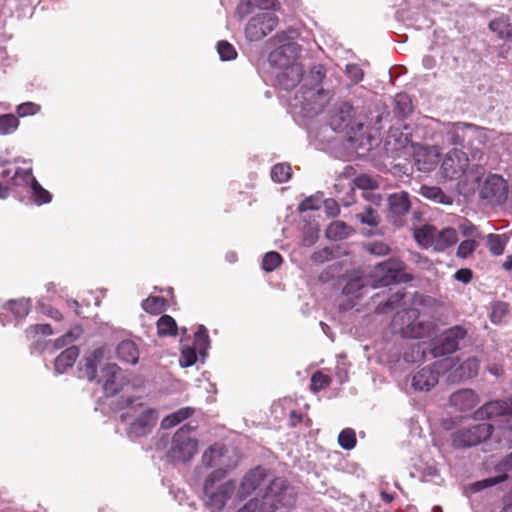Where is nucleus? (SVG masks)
I'll list each match as a JSON object with an SVG mask.
<instances>
[{"instance_id": "0e129e2a", "label": "nucleus", "mask_w": 512, "mask_h": 512, "mask_svg": "<svg viewBox=\"0 0 512 512\" xmlns=\"http://www.w3.org/2000/svg\"><path fill=\"white\" fill-rule=\"evenodd\" d=\"M508 478V475L507 474H502V475H499V476H496V477H491V478H487V479H484L483 481H479L476 483V486L478 489H483V488H487V487H491V486H494L498 483H501L505 480H507Z\"/></svg>"}, {"instance_id": "c9c22d12", "label": "nucleus", "mask_w": 512, "mask_h": 512, "mask_svg": "<svg viewBox=\"0 0 512 512\" xmlns=\"http://www.w3.org/2000/svg\"><path fill=\"white\" fill-rule=\"evenodd\" d=\"M177 324L170 315H162L157 321V333L160 337L177 335Z\"/></svg>"}, {"instance_id": "603ef678", "label": "nucleus", "mask_w": 512, "mask_h": 512, "mask_svg": "<svg viewBox=\"0 0 512 512\" xmlns=\"http://www.w3.org/2000/svg\"><path fill=\"white\" fill-rule=\"evenodd\" d=\"M194 346L201 352L209 346V335L207 329L200 325L194 334Z\"/></svg>"}, {"instance_id": "0eeeda50", "label": "nucleus", "mask_w": 512, "mask_h": 512, "mask_svg": "<svg viewBox=\"0 0 512 512\" xmlns=\"http://www.w3.org/2000/svg\"><path fill=\"white\" fill-rule=\"evenodd\" d=\"M325 76L326 69L322 64H317L310 68L303 86V98L307 104L315 103L322 107L329 101V91L322 88V82Z\"/></svg>"}, {"instance_id": "ddd939ff", "label": "nucleus", "mask_w": 512, "mask_h": 512, "mask_svg": "<svg viewBox=\"0 0 512 512\" xmlns=\"http://www.w3.org/2000/svg\"><path fill=\"white\" fill-rule=\"evenodd\" d=\"M270 479H268V470L258 466L254 469H251L249 472L245 474L240 484V497L245 499L250 496L252 493L256 494L255 498L260 497L262 499V494L264 489L269 484Z\"/></svg>"}, {"instance_id": "69168bd1", "label": "nucleus", "mask_w": 512, "mask_h": 512, "mask_svg": "<svg viewBox=\"0 0 512 512\" xmlns=\"http://www.w3.org/2000/svg\"><path fill=\"white\" fill-rule=\"evenodd\" d=\"M75 339H76V337L73 335L72 332H67L62 337L56 339L52 343L53 349L57 350V349H61V348L65 347V346H68V345L72 344V342Z\"/></svg>"}, {"instance_id": "473e14b6", "label": "nucleus", "mask_w": 512, "mask_h": 512, "mask_svg": "<svg viewBox=\"0 0 512 512\" xmlns=\"http://www.w3.org/2000/svg\"><path fill=\"white\" fill-rule=\"evenodd\" d=\"M33 179H36L32 174V169H24L18 167L13 176L9 180V186L11 187H26L32 185Z\"/></svg>"}, {"instance_id": "aec40b11", "label": "nucleus", "mask_w": 512, "mask_h": 512, "mask_svg": "<svg viewBox=\"0 0 512 512\" xmlns=\"http://www.w3.org/2000/svg\"><path fill=\"white\" fill-rule=\"evenodd\" d=\"M512 410V398L505 400L490 401L480 407L475 416L478 419H491L496 417H504L505 414Z\"/></svg>"}, {"instance_id": "423d86ee", "label": "nucleus", "mask_w": 512, "mask_h": 512, "mask_svg": "<svg viewBox=\"0 0 512 512\" xmlns=\"http://www.w3.org/2000/svg\"><path fill=\"white\" fill-rule=\"evenodd\" d=\"M406 265L398 258H389L375 266V276L371 287H385L393 283L409 282L413 280L410 273L405 272Z\"/></svg>"}, {"instance_id": "cd10ccee", "label": "nucleus", "mask_w": 512, "mask_h": 512, "mask_svg": "<svg viewBox=\"0 0 512 512\" xmlns=\"http://www.w3.org/2000/svg\"><path fill=\"white\" fill-rule=\"evenodd\" d=\"M489 29L496 33L499 39L512 42V23L508 16L502 15L491 20Z\"/></svg>"}, {"instance_id": "37998d69", "label": "nucleus", "mask_w": 512, "mask_h": 512, "mask_svg": "<svg viewBox=\"0 0 512 512\" xmlns=\"http://www.w3.org/2000/svg\"><path fill=\"white\" fill-rule=\"evenodd\" d=\"M332 379L329 375L316 371L311 377L310 389L317 393L330 386Z\"/></svg>"}, {"instance_id": "3c124183", "label": "nucleus", "mask_w": 512, "mask_h": 512, "mask_svg": "<svg viewBox=\"0 0 512 512\" xmlns=\"http://www.w3.org/2000/svg\"><path fill=\"white\" fill-rule=\"evenodd\" d=\"M217 51L220 58L224 61H230L236 58L237 52L232 44L227 41H219Z\"/></svg>"}, {"instance_id": "bb28decb", "label": "nucleus", "mask_w": 512, "mask_h": 512, "mask_svg": "<svg viewBox=\"0 0 512 512\" xmlns=\"http://www.w3.org/2000/svg\"><path fill=\"white\" fill-rule=\"evenodd\" d=\"M458 241V234L454 228H444L438 230L436 228V237L434 241V250L438 252L445 251Z\"/></svg>"}, {"instance_id": "58836bf2", "label": "nucleus", "mask_w": 512, "mask_h": 512, "mask_svg": "<svg viewBox=\"0 0 512 512\" xmlns=\"http://www.w3.org/2000/svg\"><path fill=\"white\" fill-rule=\"evenodd\" d=\"M30 188L31 197L37 205H43L51 202L52 195L48 190L44 189L36 179H33V183Z\"/></svg>"}, {"instance_id": "5fc2aeb1", "label": "nucleus", "mask_w": 512, "mask_h": 512, "mask_svg": "<svg viewBox=\"0 0 512 512\" xmlns=\"http://www.w3.org/2000/svg\"><path fill=\"white\" fill-rule=\"evenodd\" d=\"M27 338L34 339L37 335H51L53 333L50 324H35L29 326L26 331Z\"/></svg>"}, {"instance_id": "7c9ffc66", "label": "nucleus", "mask_w": 512, "mask_h": 512, "mask_svg": "<svg viewBox=\"0 0 512 512\" xmlns=\"http://www.w3.org/2000/svg\"><path fill=\"white\" fill-rule=\"evenodd\" d=\"M420 194L426 199L443 205H451L453 202L452 197L445 194L443 190L437 186L423 185L420 188Z\"/></svg>"}, {"instance_id": "dca6fc26", "label": "nucleus", "mask_w": 512, "mask_h": 512, "mask_svg": "<svg viewBox=\"0 0 512 512\" xmlns=\"http://www.w3.org/2000/svg\"><path fill=\"white\" fill-rule=\"evenodd\" d=\"M480 196L492 205L504 203L508 196L506 181L496 174L488 176L481 188Z\"/></svg>"}, {"instance_id": "c85d7f7f", "label": "nucleus", "mask_w": 512, "mask_h": 512, "mask_svg": "<svg viewBox=\"0 0 512 512\" xmlns=\"http://www.w3.org/2000/svg\"><path fill=\"white\" fill-rule=\"evenodd\" d=\"M415 241L425 249L433 248L436 237V227L433 225H423L419 228H415L413 232Z\"/></svg>"}, {"instance_id": "09e8293b", "label": "nucleus", "mask_w": 512, "mask_h": 512, "mask_svg": "<svg viewBox=\"0 0 512 512\" xmlns=\"http://www.w3.org/2000/svg\"><path fill=\"white\" fill-rule=\"evenodd\" d=\"M357 218L361 223L375 227L379 224L380 218L375 209L372 206L365 207L364 211L357 214Z\"/></svg>"}, {"instance_id": "f704fd0d", "label": "nucleus", "mask_w": 512, "mask_h": 512, "mask_svg": "<svg viewBox=\"0 0 512 512\" xmlns=\"http://www.w3.org/2000/svg\"><path fill=\"white\" fill-rule=\"evenodd\" d=\"M3 308L10 311L16 319H23L29 314L30 301L26 299L10 300Z\"/></svg>"}, {"instance_id": "052dcab7", "label": "nucleus", "mask_w": 512, "mask_h": 512, "mask_svg": "<svg viewBox=\"0 0 512 512\" xmlns=\"http://www.w3.org/2000/svg\"><path fill=\"white\" fill-rule=\"evenodd\" d=\"M332 256H333L332 251L328 247H325L323 249L315 251L311 255V260L314 263L322 264L324 262H327V261L331 260Z\"/></svg>"}, {"instance_id": "20e7f679", "label": "nucleus", "mask_w": 512, "mask_h": 512, "mask_svg": "<svg viewBox=\"0 0 512 512\" xmlns=\"http://www.w3.org/2000/svg\"><path fill=\"white\" fill-rule=\"evenodd\" d=\"M194 430L195 427L185 424L175 432L167 452V457L172 462H188L197 453L198 441L191 436Z\"/></svg>"}, {"instance_id": "f03ea898", "label": "nucleus", "mask_w": 512, "mask_h": 512, "mask_svg": "<svg viewBox=\"0 0 512 512\" xmlns=\"http://www.w3.org/2000/svg\"><path fill=\"white\" fill-rule=\"evenodd\" d=\"M391 327L403 338L420 339L429 336L434 331L435 324L418 309L404 308L394 314Z\"/></svg>"}, {"instance_id": "39448f33", "label": "nucleus", "mask_w": 512, "mask_h": 512, "mask_svg": "<svg viewBox=\"0 0 512 512\" xmlns=\"http://www.w3.org/2000/svg\"><path fill=\"white\" fill-rule=\"evenodd\" d=\"M121 417H134L127 431L130 438H140L151 433L158 419L156 410L143 403L132 404L129 411Z\"/></svg>"}, {"instance_id": "e2e57ef3", "label": "nucleus", "mask_w": 512, "mask_h": 512, "mask_svg": "<svg viewBox=\"0 0 512 512\" xmlns=\"http://www.w3.org/2000/svg\"><path fill=\"white\" fill-rule=\"evenodd\" d=\"M346 73L353 83H358L363 79V71L357 64H348Z\"/></svg>"}, {"instance_id": "2f4dec72", "label": "nucleus", "mask_w": 512, "mask_h": 512, "mask_svg": "<svg viewBox=\"0 0 512 512\" xmlns=\"http://www.w3.org/2000/svg\"><path fill=\"white\" fill-rule=\"evenodd\" d=\"M194 414V409L191 407H183L179 410L167 415L161 422L163 429H170L182 421L188 419Z\"/></svg>"}, {"instance_id": "de8ad7c7", "label": "nucleus", "mask_w": 512, "mask_h": 512, "mask_svg": "<svg viewBox=\"0 0 512 512\" xmlns=\"http://www.w3.org/2000/svg\"><path fill=\"white\" fill-rule=\"evenodd\" d=\"M283 262L282 256L275 251L268 252L262 259V268L266 272H272L277 269Z\"/></svg>"}, {"instance_id": "9b49d317", "label": "nucleus", "mask_w": 512, "mask_h": 512, "mask_svg": "<svg viewBox=\"0 0 512 512\" xmlns=\"http://www.w3.org/2000/svg\"><path fill=\"white\" fill-rule=\"evenodd\" d=\"M467 336V330L462 326H454L446 330L442 336L433 343L430 350L434 358L446 356L459 349L460 342Z\"/></svg>"}, {"instance_id": "bf43d9fd", "label": "nucleus", "mask_w": 512, "mask_h": 512, "mask_svg": "<svg viewBox=\"0 0 512 512\" xmlns=\"http://www.w3.org/2000/svg\"><path fill=\"white\" fill-rule=\"evenodd\" d=\"M267 44L271 45V46H275L276 47H282V45H287V44H297L296 42H293L291 41V38L289 37V35L287 34V32L285 31H281V32H278L276 35H274L273 37H271L268 41H267Z\"/></svg>"}, {"instance_id": "79ce46f5", "label": "nucleus", "mask_w": 512, "mask_h": 512, "mask_svg": "<svg viewBox=\"0 0 512 512\" xmlns=\"http://www.w3.org/2000/svg\"><path fill=\"white\" fill-rule=\"evenodd\" d=\"M367 284L364 283L361 278L350 279L343 287V293L345 295H351L355 298H359L363 295V290L367 288Z\"/></svg>"}, {"instance_id": "4d7b16f0", "label": "nucleus", "mask_w": 512, "mask_h": 512, "mask_svg": "<svg viewBox=\"0 0 512 512\" xmlns=\"http://www.w3.org/2000/svg\"><path fill=\"white\" fill-rule=\"evenodd\" d=\"M196 350H198V349L195 346L194 347H185L182 349L180 362L183 367H189L196 363V361H197Z\"/></svg>"}, {"instance_id": "393cba45", "label": "nucleus", "mask_w": 512, "mask_h": 512, "mask_svg": "<svg viewBox=\"0 0 512 512\" xmlns=\"http://www.w3.org/2000/svg\"><path fill=\"white\" fill-rule=\"evenodd\" d=\"M79 356V349L76 346H69L57 356L54 361V369L57 374H62L72 368Z\"/></svg>"}, {"instance_id": "8fccbe9b", "label": "nucleus", "mask_w": 512, "mask_h": 512, "mask_svg": "<svg viewBox=\"0 0 512 512\" xmlns=\"http://www.w3.org/2000/svg\"><path fill=\"white\" fill-rule=\"evenodd\" d=\"M222 456V447L219 445L210 446L202 455V464L205 467H212L215 464V457Z\"/></svg>"}, {"instance_id": "5701e85b", "label": "nucleus", "mask_w": 512, "mask_h": 512, "mask_svg": "<svg viewBox=\"0 0 512 512\" xmlns=\"http://www.w3.org/2000/svg\"><path fill=\"white\" fill-rule=\"evenodd\" d=\"M479 131L480 128L475 124L457 122L452 124L451 128L447 132V136L451 144L464 146L467 141V133H477Z\"/></svg>"}, {"instance_id": "f257e3e1", "label": "nucleus", "mask_w": 512, "mask_h": 512, "mask_svg": "<svg viewBox=\"0 0 512 512\" xmlns=\"http://www.w3.org/2000/svg\"><path fill=\"white\" fill-rule=\"evenodd\" d=\"M227 471L219 468L212 471L205 479L203 502L210 512H221L236 490V481H223Z\"/></svg>"}, {"instance_id": "a19ab883", "label": "nucleus", "mask_w": 512, "mask_h": 512, "mask_svg": "<svg viewBox=\"0 0 512 512\" xmlns=\"http://www.w3.org/2000/svg\"><path fill=\"white\" fill-rule=\"evenodd\" d=\"M292 175V168L287 163H278L271 169V178L276 183L287 182Z\"/></svg>"}, {"instance_id": "338daca9", "label": "nucleus", "mask_w": 512, "mask_h": 512, "mask_svg": "<svg viewBox=\"0 0 512 512\" xmlns=\"http://www.w3.org/2000/svg\"><path fill=\"white\" fill-rule=\"evenodd\" d=\"M454 278L459 282L467 284L472 280L473 272L469 268H461L455 272Z\"/></svg>"}, {"instance_id": "774afa93", "label": "nucleus", "mask_w": 512, "mask_h": 512, "mask_svg": "<svg viewBox=\"0 0 512 512\" xmlns=\"http://www.w3.org/2000/svg\"><path fill=\"white\" fill-rule=\"evenodd\" d=\"M259 498H253L249 502H247L242 508H240L237 512H259Z\"/></svg>"}, {"instance_id": "864d4df0", "label": "nucleus", "mask_w": 512, "mask_h": 512, "mask_svg": "<svg viewBox=\"0 0 512 512\" xmlns=\"http://www.w3.org/2000/svg\"><path fill=\"white\" fill-rule=\"evenodd\" d=\"M477 247H478V243L476 240H474V239L464 240L459 244V246L457 248L456 255L459 258L465 259V258L469 257L476 250Z\"/></svg>"}, {"instance_id": "7ed1b4c3", "label": "nucleus", "mask_w": 512, "mask_h": 512, "mask_svg": "<svg viewBox=\"0 0 512 512\" xmlns=\"http://www.w3.org/2000/svg\"><path fill=\"white\" fill-rule=\"evenodd\" d=\"M296 497L294 487L285 478L275 477L264 489L262 499H259V512H274L282 507H292Z\"/></svg>"}, {"instance_id": "f3484780", "label": "nucleus", "mask_w": 512, "mask_h": 512, "mask_svg": "<svg viewBox=\"0 0 512 512\" xmlns=\"http://www.w3.org/2000/svg\"><path fill=\"white\" fill-rule=\"evenodd\" d=\"M301 48L298 44H287L282 47H276L270 52L268 61L271 66L285 69L291 65L297 64L295 60L299 57Z\"/></svg>"}, {"instance_id": "4468645a", "label": "nucleus", "mask_w": 512, "mask_h": 512, "mask_svg": "<svg viewBox=\"0 0 512 512\" xmlns=\"http://www.w3.org/2000/svg\"><path fill=\"white\" fill-rule=\"evenodd\" d=\"M388 220L396 227L406 223V216L411 208L409 193L401 191L389 195L388 199Z\"/></svg>"}, {"instance_id": "4be33fe9", "label": "nucleus", "mask_w": 512, "mask_h": 512, "mask_svg": "<svg viewBox=\"0 0 512 512\" xmlns=\"http://www.w3.org/2000/svg\"><path fill=\"white\" fill-rule=\"evenodd\" d=\"M479 402L478 395L471 389H461L450 395L449 403L459 411L473 409Z\"/></svg>"}, {"instance_id": "680f3d73", "label": "nucleus", "mask_w": 512, "mask_h": 512, "mask_svg": "<svg viewBox=\"0 0 512 512\" xmlns=\"http://www.w3.org/2000/svg\"><path fill=\"white\" fill-rule=\"evenodd\" d=\"M367 250L374 255L377 256H384L389 254L390 248L387 244L384 242L376 241L373 243H370L367 247Z\"/></svg>"}, {"instance_id": "a878e982", "label": "nucleus", "mask_w": 512, "mask_h": 512, "mask_svg": "<svg viewBox=\"0 0 512 512\" xmlns=\"http://www.w3.org/2000/svg\"><path fill=\"white\" fill-rule=\"evenodd\" d=\"M116 355L122 362L136 364L139 360V349L134 341L123 340L116 347Z\"/></svg>"}, {"instance_id": "a211bd4d", "label": "nucleus", "mask_w": 512, "mask_h": 512, "mask_svg": "<svg viewBox=\"0 0 512 512\" xmlns=\"http://www.w3.org/2000/svg\"><path fill=\"white\" fill-rule=\"evenodd\" d=\"M486 172L483 164L468 163V167L464 169L463 175L458 180V188L463 194H471L476 191L480 185V181Z\"/></svg>"}, {"instance_id": "9d476101", "label": "nucleus", "mask_w": 512, "mask_h": 512, "mask_svg": "<svg viewBox=\"0 0 512 512\" xmlns=\"http://www.w3.org/2000/svg\"><path fill=\"white\" fill-rule=\"evenodd\" d=\"M98 382L102 385L105 396L111 397L122 391L130 380L117 364L107 363L101 369Z\"/></svg>"}, {"instance_id": "6ab92c4d", "label": "nucleus", "mask_w": 512, "mask_h": 512, "mask_svg": "<svg viewBox=\"0 0 512 512\" xmlns=\"http://www.w3.org/2000/svg\"><path fill=\"white\" fill-rule=\"evenodd\" d=\"M479 360L470 357L461 363L455 369H452V363L446 371L449 372L448 379L452 382H460L476 377L479 371Z\"/></svg>"}, {"instance_id": "49530a36", "label": "nucleus", "mask_w": 512, "mask_h": 512, "mask_svg": "<svg viewBox=\"0 0 512 512\" xmlns=\"http://www.w3.org/2000/svg\"><path fill=\"white\" fill-rule=\"evenodd\" d=\"M338 443L345 450H351L356 446V433L352 428L343 429L338 435Z\"/></svg>"}, {"instance_id": "f8f14e48", "label": "nucleus", "mask_w": 512, "mask_h": 512, "mask_svg": "<svg viewBox=\"0 0 512 512\" xmlns=\"http://www.w3.org/2000/svg\"><path fill=\"white\" fill-rule=\"evenodd\" d=\"M278 17L271 11L253 16L246 25L245 34L250 41H259L270 34L278 25Z\"/></svg>"}, {"instance_id": "2eb2a0df", "label": "nucleus", "mask_w": 512, "mask_h": 512, "mask_svg": "<svg viewBox=\"0 0 512 512\" xmlns=\"http://www.w3.org/2000/svg\"><path fill=\"white\" fill-rule=\"evenodd\" d=\"M468 156L465 152L454 148L444 157L441 164V174L445 179L457 180L468 167Z\"/></svg>"}, {"instance_id": "13d9d810", "label": "nucleus", "mask_w": 512, "mask_h": 512, "mask_svg": "<svg viewBox=\"0 0 512 512\" xmlns=\"http://www.w3.org/2000/svg\"><path fill=\"white\" fill-rule=\"evenodd\" d=\"M41 107L39 104L34 102H25L17 106L16 112L19 117H26L35 115L40 111Z\"/></svg>"}, {"instance_id": "72a5a7b5", "label": "nucleus", "mask_w": 512, "mask_h": 512, "mask_svg": "<svg viewBox=\"0 0 512 512\" xmlns=\"http://www.w3.org/2000/svg\"><path fill=\"white\" fill-rule=\"evenodd\" d=\"M352 228L343 221H334L326 228V236L332 240H340L348 237Z\"/></svg>"}, {"instance_id": "a18cd8bd", "label": "nucleus", "mask_w": 512, "mask_h": 512, "mask_svg": "<svg viewBox=\"0 0 512 512\" xmlns=\"http://www.w3.org/2000/svg\"><path fill=\"white\" fill-rule=\"evenodd\" d=\"M404 297H405V293L398 291V292L390 295V297L387 299V301L385 303H379L376 308V311L378 313H387L388 311L400 306Z\"/></svg>"}, {"instance_id": "c03bdc74", "label": "nucleus", "mask_w": 512, "mask_h": 512, "mask_svg": "<svg viewBox=\"0 0 512 512\" xmlns=\"http://www.w3.org/2000/svg\"><path fill=\"white\" fill-rule=\"evenodd\" d=\"M19 126L18 117L14 114H4L0 116V134L6 135L13 133Z\"/></svg>"}, {"instance_id": "6e6d98bb", "label": "nucleus", "mask_w": 512, "mask_h": 512, "mask_svg": "<svg viewBox=\"0 0 512 512\" xmlns=\"http://www.w3.org/2000/svg\"><path fill=\"white\" fill-rule=\"evenodd\" d=\"M356 187L362 190H374L378 187L377 181L366 174H361L354 179Z\"/></svg>"}, {"instance_id": "e433bc0d", "label": "nucleus", "mask_w": 512, "mask_h": 512, "mask_svg": "<svg viewBox=\"0 0 512 512\" xmlns=\"http://www.w3.org/2000/svg\"><path fill=\"white\" fill-rule=\"evenodd\" d=\"M394 113L402 118L407 117L413 111L410 97L405 93H398L394 99Z\"/></svg>"}, {"instance_id": "c756f323", "label": "nucleus", "mask_w": 512, "mask_h": 512, "mask_svg": "<svg viewBox=\"0 0 512 512\" xmlns=\"http://www.w3.org/2000/svg\"><path fill=\"white\" fill-rule=\"evenodd\" d=\"M104 357V350L102 348L95 349L87 358L83 368L85 377L89 381H93L97 377L98 364Z\"/></svg>"}, {"instance_id": "1a4fd4ad", "label": "nucleus", "mask_w": 512, "mask_h": 512, "mask_svg": "<svg viewBox=\"0 0 512 512\" xmlns=\"http://www.w3.org/2000/svg\"><path fill=\"white\" fill-rule=\"evenodd\" d=\"M451 363L453 360L446 358L423 367L413 375V388L419 391H430L438 383L440 373L447 370Z\"/></svg>"}, {"instance_id": "ea45409f", "label": "nucleus", "mask_w": 512, "mask_h": 512, "mask_svg": "<svg viewBox=\"0 0 512 512\" xmlns=\"http://www.w3.org/2000/svg\"><path fill=\"white\" fill-rule=\"evenodd\" d=\"M506 238L499 234H488L487 246L490 253L494 256H500L504 253L506 246Z\"/></svg>"}, {"instance_id": "6e6552de", "label": "nucleus", "mask_w": 512, "mask_h": 512, "mask_svg": "<svg viewBox=\"0 0 512 512\" xmlns=\"http://www.w3.org/2000/svg\"><path fill=\"white\" fill-rule=\"evenodd\" d=\"M493 429L494 427L490 423H479L458 429L452 434V446L457 449L477 446L490 438Z\"/></svg>"}, {"instance_id": "412c9836", "label": "nucleus", "mask_w": 512, "mask_h": 512, "mask_svg": "<svg viewBox=\"0 0 512 512\" xmlns=\"http://www.w3.org/2000/svg\"><path fill=\"white\" fill-rule=\"evenodd\" d=\"M354 108L348 102L339 103L330 116V125L335 131H342L351 125Z\"/></svg>"}, {"instance_id": "4c0bfd02", "label": "nucleus", "mask_w": 512, "mask_h": 512, "mask_svg": "<svg viewBox=\"0 0 512 512\" xmlns=\"http://www.w3.org/2000/svg\"><path fill=\"white\" fill-rule=\"evenodd\" d=\"M167 300L159 296H150L143 300L142 308L149 314H160L166 308Z\"/></svg>"}, {"instance_id": "b1692460", "label": "nucleus", "mask_w": 512, "mask_h": 512, "mask_svg": "<svg viewBox=\"0 0 512 512\" xmlns=\"http://www.w3.org/2000/svg\"><path fill=\"white\" fill-rule=\"evenodd\" d=\"M304 68L302 64H294L285 69L278 75L279 84L285 89L294 88L303 78Z\"/></svg>"}]
</instances>
